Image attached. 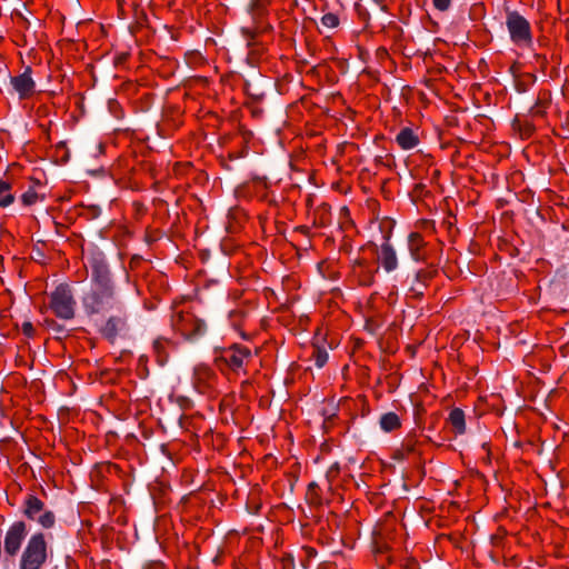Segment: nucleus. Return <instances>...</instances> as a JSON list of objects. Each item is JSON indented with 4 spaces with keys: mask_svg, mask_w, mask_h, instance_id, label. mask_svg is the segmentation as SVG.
<instances>
[{
    "mask_svg": "<svg viewBox=\"0 0 569 569\" xmlns=\"http://www.w3.org/2000/svg\"><path fill=\"white\" fill-rule=\"evenodd\" d=\"M91 291L84 297L83 305L92 313L118 310L121 312V302L117 299L110 278L109 268L103 260L92 259Z\"/></svg>",
    "mask_w": 569,
    "mask_h": 569,
    "instance_id": "1",
    "label": "nucleus"
},
{
    "mask_svg": "<svg viewBox=\"0 0 569 569\" xmlns=\"http://www.w3.org/2000/svg\"><path fill=\"white\" fill-rule=\"evenodd\" d=\"M418 440L413 433H409L402 440L401 447L395 452L396 458L403 459L406 456L416 451Z\"/></svg>",
    "mask_w": 569,
    "mask_h": 569,
    "instance_id": "16",
    "label": "nucleus"
},
{
    "mask_svg": "<svg viewBox=\"0 0 569 569\" xmlns=\"http://www.w3.org/2000/svg\"><path fill=\"white\" fill-rule=\"evenodd\" d=\"M34 521H37L41 527L49 529L53 527L56 517L52 511L44 509V511L40 513Z\"/></svg>",
    "mask_w": 569,
    "mask_h": 569,
    "instance_id": "19",
    "label": "nucleus"
},
{
    "mask_svg": "<svg viewBox=\"0 0 569 569\" xmlns=\"http://www.w3.org/2000/svg\"><path fill=\"white\" fill-rule=\"evenodd\" d=\"M124 328L126 318L122 316H112L107 320L104 327L102 328V333L107 339L113 342L117 336L122 332Z\"/></svg>",
    "mask_w": 569,
    "mask_h": 569,
    "instance_id": "11",
    "label": "nucleus"
},
{
    "mask_svg": "<svg viewBox=\"0 0 569 569\" xmlns=\"http://www.w3.org/2000/svg\"><path fill=\"white\" fill-rule=\"evenodd\" d=\"M14 201V196L11 191V184L7 181L0 180V207L7 208Z\"/></svg>",
    "mask_w": 569,
    "mask_h": 569,
    "instance_id": "18",
    "label": "nucleus"
},
{
    "mask_svg": "<svg viewBox=\"0 0 569 569\" xmlns=\"http://www.w3.org/2000/svg\"><path fill=\"white\" fill-rule=\"evenodd\" d=\"M214 379L213 371L206 365H198L193 371V385L200 393L208 392Z\"/></svg>",
    "mask_w": 569,
    "mask_h": 569,
    "instance_id": "8",
    "label": "nucleus"
},
{
    "mask_svg": "<svg viewBox=\"0 0 569 569\" xmlns=\"http://www.w3.org/2000/svg\"><path fill=\"white\" fill-rule=\"evenodd\" d=\"M425 240L422 236L418 232H412L408 237V248L410 251V254L415 261H425L426 254H425Z\"/></svg>",
    "mask_w": 569,
    "mask_h": 569,
    "instance_id": "12",
    "label": "nucleus"
},
{
    "mask_svg": "<svg viewBox=\"0 0 569 569\" xmlns=\"http://www.w3.org/2000/svg\"><path fill=\"white\" fill-rule=\"evenodd\" d=\"M221 358L231 370L239 371L251 358V351L247 347L234 345L226 349Z\"/></svg>",
    "mask_w": 569,
    "mask_h": 569,
    "instance_id": "7",
    "label": "nucleus"
},
{
    "mask_svg": "<svg viewBox=\"0 0 569 569\" xmlns=\"http://www.w3.org/2000/svg\"><path fill=\"white\" fill-rule=\"evenodd\" d=\"M321 26L328 29H333L339 26V18L335 13H326L321 18Z\"/></svg>",
    "mask_w": 569,
    "mask_h": 569,
    "instance_id": "21",
    "label": "nucleus"
},
{
    "mask_svg": "<svg viewBox=\"0 0 569 569\" xmlns=\"http://www.w3.org/2000/svg\"><path fill=\"white\" fill-rule=\"evenodd\" d=\"M379 426L385 432H392L401 427V420L396 412H386L379 419Z\"/></svg>",
    "mask_w": 569,
    "mask_h": 569,
    "instance_id": "15",
    "label": "nucleus"
},
{
    "mask_svg": "<svg viewBox=\"0 0 569 569\" xmlns=\"http://www.w3.org/2000/svg\"><path fill=\"white\" fill-rule=\"evenodd\" d=\"M313 357H315V363L318 368H322L329 359V355H328L327 350L321 349V348H317L315 350Z\"/></svg>",
    "mask_w": 569,
    "mask_h": 569,
    "instance_id": "22",
    "label": "nucleus"
},
{
    "mask_svg": "<svg viewBox=\"0 0 569 569\" xmlns=\"http://www.w3.org/2000/svg\"><path fill=\"white\" fill-rule=\"evenodd\" d=\"M378 261L387 272H392L398 268V258L395 248L386 240L379 251Z\"/></svg>",
    "mask_w": 569,
    "mask_h": 569,
    "instance_id": "9",
    "label": "nucleus"
},
{
    "mask_svg": "<svg viewBox=\"0 0 569 569\" xmlns=\"http://www.w3.org/2000/svg\"><path fill=\"white\" fill-rule=\"evenodd\" d=\"M27 526L23 521L13 522L6 532L4 552L11 557L16 556L26 539Z\"/></svg>",
    "mask_w": 569,
    "mask_h": 569,
    "instance_id": "5",
    "label": "nucleus"
},
{
    "mask_svg": "<svg viewBox=\"0 0 569 569\" xmlns=\"http://www.w3.org/2000/svg\"><path fill=\"white\" fill-rule=\"evenodd\" d=\"M506 27L511 42L520 48H529L532 44V32L530 22L518 11H508Z\"/></svg>",
    "mask_w": 569,
    "mask_h": 569,
    "instance_id": "2",
    "label": "nucleus"
},
{
    "mask_svg": "<svg viewBox=\"0 0 569 569\" xmlns=\"http://www.w3.org/2000/svg\"><path fill=\"white\" fill-rule=\"evenodd\" d=\"M22 330H23V333L27 335L28 337H31L32 333H33V326L31 322H24L22 325Z\"/></svg>",
    "mask_w": 569,
    "mask_h": 569,
    "instance_id": "25",
    "label": "nucleus"
},
{
    "mask_svg": "<svg viewBox=\"0 0 569 569\" xmlns=\"http://www.w3.org/2000/svg\"><path fill=\"white\" fill-rule=\"evenodd\" d=\"M40 199V196L33 188L28 189L21 196V201L24 206H32L37 203Z\"/></svg>",
    "mask_w": 569,
    "mask_h": 569,
    "instance_id": "20",
    "label": "nucleus"
},
{
    "mask_svg": "<svg viewBox=\"0 0 569 569\" xmlns=\"http://www.w3.org/2000/svg\"><path fill=\"white\" fill-rule=\"evenodd\" d=\"M10 84L20 100L32 97L36 92V82L32 79L31 68L27 67L22 73L11 77Z\"/></svg>",
    "mask_w": 569,
    "mask_h": 569,
    "instance_id": "6",
    "label": "nucleus"
},
{
    "mask_svg": "<svg viewBox=\"0 0 569 569\" xmlns=\"http://www.w3.org/2000/svg\"><path fill=\"white\" fill-rule=\"evenodd\" d=\"M451 1L452 0H432V4L437 10L443 12L450 8Z\"/></svg>",
    "mask_w": 569,
    "mask_h": 569,
    "instance_id": "23",
    "label": "nucleus"
},
{
    "mask_svg": "<svg viewBox=\"0 0 569 569\" xmlns=\"http://www.w3.org/2000/svg\"><path fill=\"white\" fill-rule=\"evenodd\" d=\"M396 141L401 149L410 150L418 146L419 138L410 128H403L397 134Z\"/></svg>",
    "mask_w": 569,
    "mask_h": 569,
    "instance_id": "14",
    "label": "nucleus"
},
{
    "mask_svg": "<svg viewBox=\"0 0 569 569\" xmlns=\"http://www.w3.org/2000/svg\"><path fill=\"white\" fill-rule=\"evenodd\" d=\"M44 511V503L36 496L29 495L24 500V516L30 520H36Z\"/></svg>",
    "mask_w": 569,
    "mask_h": 569,
    "instance_id": "13",
    "label": "nucleus"
},
{
    "mask_svg": "<svg viewBox=\"0 0 569 569\" xmlns=\"http://www.w3.org/2000/svg\"><path fill=\"white\" fill-rule=\"evenodd\" d=\"M74 306L76 301L68 284H60L52 291L50 297V308L58 318H73Z\"/></svg>",
    "mask_w": 569,
    "mask_h": 569,
    "instance_id": "4",
    "label": "nucleus"
},
{
    "mask_svg": "<svg viewBox=\"0 0 569 569\" xmlns=\"http://www.w3.org/2000/svg\"><path fill=\"white\" fill-rule=\"evenodd\" d=\"M385 0H375L376 3L381 4Z\"/></svg>",
    "mask_w": 569,
    "mask_h": 569,
    "instance_id": "26",
    "label": "nucleus"
},
{
    "mask_svg": "<svg viewBox=\"0 0 569 569\" xmlns=\"http://www.w3.org/2000/svg\"><path fill=\"white\" fill-rule=\"evenodd\" d=\"M449 421L458 433H463L466 430L465 413L461 409L455 408L450 411Z\"/></svg>",
    "mask_w": 569,
    "mask_h": 569,
    "instance_id": "17",
    "label": "nucleus"
},
{
    "mask_svg": "<svg viewBox=\"0 0 569 569\" xmlns=\"http://www.w3.org/2000/svg\"><path fill=\"white\" fill-rule=\"evenodd\" d=\"M179 320H186L188 322H192V328H189L184 325H178V331L181 332L183 336L191 338L196 336H200L206 331V323L204 321L196 318L192 313L187 312L179 316Z\"/></svg>",
    "mask_w": 569,
    "mask_h": 569,
    "instance_id": "10",
    "label": "nucleus"
},
{
    "mask_svg": "<svg viewBox=\"0 0 569 569\" xmlns=\"http://www.w3.org/2000/svg\"><path fill=\"white\" fill-rule=\"evenodd\" d=\"M182 313H183V312H178V313L173 317V319H172V325H173V327L176 328V330H178V325H177V323H179L180 326H181V325H184V326H187V327H189V328H192V326H193V323H192V322H188V321H186V320H179V316H180V315H182Z\"/></svg>",
    "mask_w": 569,
    "mask_h": 569,
    "instance_id": "24",
    "label": "nucleus"
},
{
    "mask_svg": "<svg viewBox=\"0 0 569 569\" xmlns=\"http://www.w3.org/2000/svg\"><path fill=\"white\" fill-rule=\"evenodd\" d=\"M47 559V542L43 533H34L30 537L22 552L20 569H40Z\"/></svg>",
    "mask_w": 569,
    "mask_h": 569,
    "instance_id": "3",
    "label": "nucleus"
}]
</instances>
